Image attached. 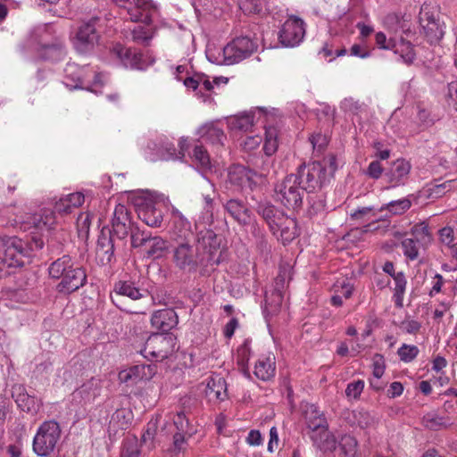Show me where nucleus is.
<instances>
[{"mask_svg":"<svg viewBox=\"0 0 457 457\" xmlns=\"http://www.w3.org/2000/svg\"><path fill=\"white\" fill-rule=\"evenodd\" d=\"M113 252L112 231L110 228L104 227L102 228L97 239L96 259L102 265H107L112 261Z\"/></svg>","mask_w":457,"mask_h":457,"instance_id":"16","label":"nucleus"},{"mask_svg":"<svg viewBox=\"0 0 457 457\" xmlns=\"http://www.w3.org/2000/svg\"><path fill=\"white\" fill-rule=\"evenodd\" d=\"M420 32L430 45H436L443 38L444 22L436 6L423 4L419 13Z\"/></svg>","mask_w":457,"mask_h":457,"instance_id":"7","label":"nucleus"},{"mask_svg":"<svg viewBox=\"0 0 457 457\" xmlns=\"http://www.w3.org/2000/svg\"><path fill=\"white\" fill-rule=\"evenodd\" d=\"M240 10L245 14L260 13L266 0H236Z\"/></svg>","mask_w":457,"mask_h":457,"instance_id":"45","label":"nucleus"},{"mask_svg":"<svg viewBox=\"0 0 457 457\" xmlns=\"http://www.w3.org/2000/svg\"><path fill=\"white\" fill-rule=\"evenodd\" d=\"M251 356L250 341L245 340L237 350V363L241 370L249 377L248 361Z\"/></svg>","mask_w":457,"mask_h":457,"instance_id":"40","label":"nucleus"},{"mask_svg":"<svg viewBox=\"0 0 457 457\" xmlns=\"http://www.w3.org/2000/svg\"><path fill=\"white\" fill-rule=\"evenodd\" d=\"M223 207L229 216L242 227L250 225L253 220V212L240 199L231 198L223 204Z\"/></svg>","mask_w":457,"mask_h":457,"instance_id":"15","label":"nucleus"},{"mask_svg":"<svg viewBox=\"0 0 457 457\" xmlns=\"http://www.w3.org/2000/svg\"><path fill=\"white\" fill-rule=\"evenodd\" d=\"M116 423L121 429H126L132 422L133 413L129 409L116 410Z\"/></svg>","mask_w":457,"mask_h":457,"instance_id":"52","label":"nucleus"},{"mask_svg":"<svg viewBox=\"0 0 457 457\" xmlns=\"http://www.w3.org/2000/svg\"><path fill=\"white\" fill-rule=\"evenodd\" d=\"M422 423L424 426L432 430H438L442 428H446L449 424V419L444 416H440L436 412H428L422 418Z\"/></svg>","mask_w":457,"mask_h":457,"instance_id":"39","label":"nucleus"},{"mask_svg":"<svg viewBox=\"0 0 457 457\" xmlns=\"http://www.w3.org/2000/svg\"><path fill=\"white\" fill-rule=\"evenodd\" d=\"M102 74L88 72L76 63H67L64 69V84L71 88H86L97 93L103 85Z\"/></svg>","mask_w":457,"mask_h":457,"instance_id":"8","label":"nucleus"},{"mask_svg":"<svg viewBox=\"0 0 457 457\" xmlns=\"http://www.w3.org/2000/svg\"><path fill=\"white\" fill-rule=\"evenodd\" d=\"M32 219L34 226L38 229H50L55 223L54 212L49 209L41 210Z\"/></svg>","mask_w":457,"mask_h":457,"instance_id":"36","label":"nucleus"},{"mask_svg":"<svg viewBox=\"0 0 457 457\" xmlns=\"http://www.w3.org/2000/svg\"><path fill=\"white\" fill-rule=\"evenodd\" d=\"M257 50V44L248 37L234 38L224 46L223 63L231 65L250 57Z\"/></svg>","mask_w":457,"mask_h":457,"instance_id":"11","label":"nucleus"},{"mask_svg":"<svg viewBox=\"0 0 457 457\" xmlns=\"http://www.w3.org/2000/svg\"><path fill=\"white\" fill-rule=\"evenodd\" d=\"M335 292L340 295L341 296L348 299L352 296L353 287L347 282L346 280L337 281L334 285Z\"/></svg>","mask_w":457,"mask_h":457,"instance_id":"59","label":"nucleus"},{"mask_svg":"<svg viewBox=\"0 0 457 457\" xmlns=\"http://www.w3.org/2000/svg\"><path fill=\"white\" fill-rule=\"evenodd\" d=\"M276 370L275 357L272 353L262 355L254 365V375L257 378L267 381L274 377Z\"/></svg>","mask_w":457,"mask_h":457,"instance_id":"27","label":"nucleus"},{"mask_svg":"<svg viewBox=\"0 0 457 457\" xmlns=\"http://www.w3.org/2000/svg\"><path fill=\"white\" fill-rule=\"evenodd\" d=\"M148 238L149 236L145 232L139 231L137 228H134L130 233L131 246L137 248L145 245Z\"/></svg>","mask_w":457,"mask_h":457,"instance_id":"55","label":"nucleus"},{"mask_svg":"<svg viewBox=\"0 0 457 457\" xmlns=\"http://www.w3.org/2000/svg\"><path fill=\"white\" fill-rule=\"evenodd\" d=\"M278 232L284 245L291 242L298 235L296 221L285 215L278 222V228L272 231L275 235Z\"/></svg>","mask_w":457,"mask_h":457,"instance_id":"32","label":"nucleus"},{"mask_svg":"<svg viewBox=\"0 0 457 457\" xmlns=\"http://www.w3.org/2000/svg\"><path fill=\"white\" fill-rule=\"evenodd\" d=\"M305 35V23L297 16H289L282 25L278 34L279 42L287 47L299 45Z\"/></svg>","mask_w":457,"mask_h":457,"instance_id":"14","label":"nucleus"},{"mask_svg":"<svg viewBox=\"0 0 457 457\" xmlns=\"http://www.w3.org/2000/svg\"><path fill=\"white\" fill-rule=\"evenodd\" d=\"M120 194H128V199L134 205L138 218L149 227H160L163 220L162 202L151 193L135 192L124 189Z\"/></svg>","mask_w":457,"mask_h":457,"instance_id":"2","label":"nucleus"},{"mask_svg":"<svg viewBox=\"0 0 457 457\" xmlns=\"http://www.w3.org/2000/svg\"><path fill=\"white\" fill-rule=\"evenodd\" d=\"M412 234L416 237L415 239H419V242L423 241L424 243H428L431 240L429 228L424 223L415 225L412 228Z\"/></svg>","mask_w":457,"mask_h":457,"instance_id":"57","label":"nucleus"},{"mask_svg":"<svg viewBox=\"0 0 457 457\" xmlns=\"http://www.w3.org/2000/svg\"><path fill=\"white\" fill-rule=\"evenodd\" d=\"M178 322V315L173 309L156 311L151 318L153 328L162 331V334H168L167 332L175 328Z\"/></svg>","mask_w":457,"mask_h":457,"instance_id":"21","label":"nucleus"},{"mask_svg":"<svg viewBox=\"0 0 457 457\" xmlns=\"http://www.w3.org/2000/svg\"><path fill=\"white\" fill-rule=\"evenodd\" d=\"M395 280V297H396V303L402 305V300L405 293L406 278L403 272H396L393 278Z\"/></svg>","mask_w":457,"mask_h":457,"instance_id":"48","label":"nucleus"},{"mask_svg":"<svg viewBox=\"0 0 457 457\" xmlns=\"http://www.w3.org/2000/svg\"><path fill=\"white\" fill-rule=\"evenodd\" d=\"M12 397L15 401L18 408L26 412H31L36 410L35 397L27 393L25 386L21 384H15L12 387Z\"/></svg>","mask_w":457,"mask_h":457,"instance_id":"28","label":"nucleus"},{"mask_svg":"<svg viewBox=\"0 0 457 457\" xmlns=\"http://www.w3.org/2000/svg\"><path fill=\"white\" fill-rule=\"evenodd\" d=\"M411 164L403 159L395 161L386 171V177L391 187L404 185L410 175Z\"/></svg>","mask_w":457,"mask_h":457,"instance_id":"20","label":"nucleus"},{"mask_svg":"<svg viewBox=\"0 0 457 457\" xmlns=\"http://www.w3.org/2000/svg\"><path fill=\"white\" fill-rule=\"evenodd\" d=\"M311 144L314 150L321 152L327 145V138L320 133L314 134L310 137Z\"/></svg>","mask_w":457,"mask_h":457,"instance_id":"64","label":"nucleus"},{"mask_svg":"<svg viewBox=\"0 0 457 457\" xmlns=\"http://www.w3.org/2000/svg\"><path fill=\"white\" fill-rule=\"evenodd\" d=\"M254 115L252 112H245L234 118L232 125L234 128L242 130L248 131L253 126Z\"/></svg>","mask_w":457,"mask_h":457,"instance_id":"47","label":"nucleus"},{"mask_svg":"<svg viewBox=\"0 0 457 457\" xmlns=\"http://www.w3.org/2000/svg\"><path fill=\"white\" fill-rule=\"evenodd\" d=\"M383 167L378 161H373L369 164L366 174L374 179H378L383 173Z\"/></svg>","mask_w":457,"mask_h":457,"instance_id":"62","label":"nucleus"},{"mask_svg":"<svg viewBox=\"0 0 457 457\" xmlns=\"http://www.w3.org/2000/svg\"><path fill=\"white\" fill-rule=\"evenodd\" d=\"M12 402L10 398L4 395H0V423L3 424L7 415L11 412Z\"/></svg>","mask_w":457,"mask_h":457,"instance_id":"60","label":"nucleus"},{"mask_svg":"<svg viewBox=\"0 0 457 457\" xmlns=\"http://www.w3.org/2000/svg\"><path fill=\"white\" fill-rule=\"evenodd\" d=\"M310 436L313 444L323 452H333L337 448L336 436L328 431V428L311 433Z\"/></svg>","mask_w":457,"mask_h":457,"instance_id":"30","label":"nucleus"},{"mask_svg":"<svg viewBox=\"0 0 457 457\" xmlns=\"http://www.w3.org/2000/svg\"><path fill=\"white\" fill-rule=\"evenodd\" d=\"M439 237L441 242L451 248L454 239L453 229L450 227H445L439 230Z\"/></svg>","mask_w":457,"mask_h":457,"instance_id":"63","label":"nucleus"},{"mask_svg":"<svg viewBox=\"0 0 457 457\" xmlns=\"http://www.w3.org/2000/svg\"><path fill=\"white\" fill-rule=\"evenodd\" d=\"M200 138L211 144H222L225 135L223 129L214 122H208L200 127L197 130Z\"/></svg>","mask_w":457,"mask_h":457,"instance_id":"31","label":"nucleus"},{"mask_svg":"<svg viewBox=\"0 0 457 457\" xmlns=\"http://www.w3.org/2000/svg\"><path fill=\"white\" fill-rule=\"evenodd\" d=\"M24 47L34 49L41 58L52 62L63 60L67 53L61 40H52L51 34L46 27L32 29L28 36Z\"/></svg>","mask_w":457,"mask_h":457,"instance_id":"3","label":"nucleus"},{"mask_svg":"<svg viewBox=\"0 0 457 457\" xmlns=\"http://www.w3.org/2000/svg\"><path fill=\"white\" fill-rule=\"evenodd\" d=\"M411 206V203L407 198L392 201L380 208V211L387 210L395 215L403 214Z\"/></svg>","mask_w":457,"mask_h":457,"instance_id":"46","label":"nucleus"},{"mask_svg":"<svg viewBox=\"0 0 457 457\" xmlns=\"http://www.w3.org/2000/svg\"><path fill=\"white\" fill-rule=\"evenodd\" d=\"M255 209L257 213L267 222L271 231L278 228V222L285 216L282 211L267 201L259 202Z\"/></svg>","mask_w":457,"mask_h":457,"instance_id":"22","label":"nucleus"},{"mask_svg":"<svg viewBox=\"0 0 457 457\" xmlns=\"http://www.w3.org/2000/svg\"><path fill=\"white\" fill-rule=\"evenodd\" d=\"M278 149V129L275 127L265 128L263 150L266 155H272Z\"/></svg>","mask_w":457,"mask_h":457,"instance_id":"42","label":"nucleus"},{"mask_svg":"<svg viewBox=\"0 0 457 457\" xmlns=\"http://www.w3.org/2000/svg\"><path fill=\"white\" fill-rule=\"evenodd\" d=\"M364 388V382L362 380H357L351 382L347 385L345 389V395L347 397L357 399Z\"/></svg>","mask_w":457,"mask_h":457,"instance_id":"58","label":"nucleus"},{"mask_svg":"<svg viewBox=\"0 0 457 457\" xmlns=\"http://www.w3.org/2000/svg\"><path fill=\"white\" fill-rule=\"evenodd\" d=\"M396 39L395 37L387 38L384 32H378L375 35V42L379 49L392 50Z\"/></svg>","mask_w":457,"mask_h":457,"instance_id":"54","label":"nucleus"},{"mask_svg":"<svg viewBox=\"0 0 457 457\" xmlns=\"http://www.w3.org/2000/svg\"><path fill=\"white\" fill-rule=\"evenodd\" d=\"M134 375V380H149L157 372L155 364H137L131 367Z\"/></svg>","mask_w":457,"mask_h":457,"instance_id":"41","label":"nucleus"},{"mask_svg":"<svg viewBox=\"0 0 457 457\" xmlns=\"http://www.w3.org/2000/svg\"><path fill=\"white\" fill-rule=\"evenodd\" d=\"M303 414L306 425L311 430V433H317L322 428H328V423L324 413L314 404L306 405Z\"/></svg>","mask_w":457,"mask_h":457,"instance_id":"24","label":"nucleus"},{"mask_svg":"<svg viewBox=\"0 0 457 457\" xmlns=\"http://www.w3.org/2000/svg\"><path fill=\"white\" fill-rule=\"evenodd\" d=\"M87 281L85 270L79 265L74 264L70 274L61 280L56 286L57 291L62 294H71L83 287Z\"/></svg>","mask_w":457,"mask_h":457,"instance_id":"18","label":"nucleus"},{"mask_svg":"<svg viewBox=\"0 0 457 457\" xmlns=\"http://www.w3.org/2000/svg\"><path fill=\"white\" fill-rule=\"evenodd\" d=\"M419 348L414 345L403 344L397 350L400 360L404 362L412 361L419 354Z\"/></svg>","mask_w":457,"mask_h":457,"instance_id":"50","label":"nucleus"},{"mask_svg":"<svg viewBox=\"0 0 457 457\" xmlns=\"http://www.w3.org/2000/svg\"><path fill=\"white\" fill-rule=\"evenodd\" d=\"M193 159L202 171L211 170L212 164L208 152L202 145H195L193 150Z\"/></svg>","mask_w":457,"mask_h":457,"instance_id":"38","label":"nucleus"},{"mask_svg":"<svg viewBox=\"0 0 457 457\" xmlns=\"http://www.w3.org/2000/svg\"><path fill=\"white\" fill-rule=\"evenodd\" d=\"M117 293L120 295L128 296L132 300H137L142 297L139 289L135 287L131 282L127 281L120 282Z\"/></svg>","mask_w":457,"mask_h":457,"instance_id":"51","label":"nucleus"},{"mask_svg":"<svg viewBox=\"0 0 457 457\" xmlns=\"http://www.w3.org/2000/svg\"><path fill=\"white\" fill-rule=\"evenodd\" d=\"M385 27L392 33L403 32L408 34L410 30L409 20L397 13H389L384 19Z\"/></svg>","mask_w":457,"mask_h":457,"instance_id":"34","label":"nucleus"},{"mask_svg":"<svg viewBox=\"0 0 457 457\" xmlns=\"http://www.w3.org/2000/svg\"><path fill=\"white\" fill-rule=\"evenodd\" d=\"M340 453L344 457H357V441L350 435H344L339 442Z\"/></svg>","mask_w":457,"mask_h":457,"instance_id":"43","label":"nucleus"},{"mask_svg":"<svg viewBox=\"0 0 457 457\" xmlns=\"http://www.w3.org/2000/svg\"><path fill=\"white\" fill-rule=\"evenodd\" d=\"M257 172L240 164H235L228 168V182L238 188L252 187L255 184L254 177Z\"/></svg>","mask_w":457,"mask_h":457,"instance_id":"17","label":"nucleus"},{"mask_svg":"<svg viewBox=\"0 0 457 457\" xmlns=\"http://www.w3.org/2000/svg\"><path fill=\"white\" fill-rule=\"evenodd\" d=\"M145 245L147 246V250L145 253L146 256L148 258L154 259L161 258L163 255L164 252L168 249L167 241L162 238L161 237H151L149 236L147 244Z\"/></svg>","mask_w":457,"mask_h":457,"instance_id":"35","label":"nucleus"},{"mask_svg":"<svg viewBox=\"0 0 457 457\" xmlns=\"http://www.w3.org/2000/svg\"><path fill=\"white\" fill-rule=\"evenodd\" d=\"M174 426L177 432L187 433L188 436H192L195 433L194 429L190 427L188 419L186 417L184 411H179L173 419Z\"/></svg>","mask_w":457,"mask_h":457,"instance_id":"49","label":"nucleus"},{"mask_svg":"<svg viewBox=\"0 0 457 457\" xmlns=\"http://www.w3.org/2000/svg\"><path fill=\"white\" fill-rule=\"evenodd\" d=\"M456 182L457 180L452 179L441 184L428 185L426 188L427 196L432 199L442 197L446 192L455 187Z\"/></svg>","mask_w":457,"mask_h":457,"instance_id":"37","label":"nucleus"},{"mask_svg":"<svg viewBox=\"0 0 457 457\" xmlns=\"http://www.w3.org/2000/svg\"><path fill=\"white\" fill-rule=\"evenodd\" d=\"M392 51L395 54H398L402 61L407 65L412 64L416 59V53L414 51L413 45L402 37L395 41Z\"/></svg>","mask_w":457,"mask_h":457,"instance_id":"33","label":"nucleus"},{"mask_svg":"<svg viewBox=\"0 0 457 457\" xmlns=\"http://www.w3.org/2000/svg\"><path fill=\"white\" fill-rule=\"evenodd\" d=\"M176 347V337L171 334H153L145 341L141 354L151 361H161L171 355Z\"/></svg>","mask_w":457,"mask_h":457,"instance_id":"9","label":"nucleus"},{"mask_svg":"<svg viewBox=\"0 0 457 457\" xmlns=\"http://www.w3.org/2000/svg\"><path fill=\"white\" fill-rule=\"evenodd\" d=\"M62 436L60 424L54 420L44 421L37 428L32 442V450L39 457L50 456L57 448Z\"/></svg>","mask_w":457,"mask_h":457,"instance_id":"5","label":"nucleus"},{"mask_svg":"<svg viewBox=\"0 0 457 457\" xmlns=\"http://www.w3.org/2000/svg\"><path fill=\"white\" fill-rule=\"evenodd\" d=\"M130 212L123 204L116 205V237L125 238L133 230Z\"/></svg>","mask_w":457,"mask_h":457,"instance_id":"26","label":"nucleus"},{"mask_svg":"<svg viewBox=\"0 0 457 457\" xmlns=\"http://www.w3.org/2000/svg\"><path fill=\"white\" fill-rule=\"evenodd\" d=\"M85 202V195L81 192H75L60 197L54 203V212L61 215L70 214Z\"/></svg>","mask_w":457,"mask_h":457,"instance_id":"23","label":"nucleus"},{"mask_svg":"<svg viewBox=\"0 0 457 457\" xmlns=\"http://www.w3.org/2000/svg\"><path fill=\"white\" fill-rule=\"evenodd\" d=\"M179 224L183 227V234H179L180 240L171 250V262L175 268L186 273H194L199 267L218 265L221 261L220 238L211 229L201 230L197 233L195 240L193 237L191 224L182 217Z\"/></svg>","mask_w":457,"mask_h":457,"instance_id":"1","label":"nucleus"},{"mask_svg":"<svg viewBox=\"0 0 457 457\" xmlns=\"http://www.w3.org/2000/svg\"><path fill=\"white\" fill-rule=\"evenodd\" d=\"M122 11L127 12V19L129 21L149 24L157 13L158 8L151 0H134L128 5H120V15H122Z\"/></svg>","mask_w":457,"mask_h":457,"instance_id":"13","label":"nucleus"},{"mask_svg":"<svg viewBox=\"0 0 457 457\" xmlns=\"http://www.w3.org/2000/svg\"><path fill=\"white\" fill-rule=\"evenodd\" d=\"M91 224V215L87 212L80 213L77 219V228L79 236H87Z\"/></svg>","mask_w":457,"mask_h":457,"instance_id":"56","label":"nucleus"},{"mask_svg":"<svg viewBox=\"0 0 457 457\" xmlns=\"http://www.w3.org/2000/svg\"><path fill=\"white\" fill-rule=\"evenodd\" d=\"M116 57L124 68L144 70L152 62H146L138 50L118 46H116Z\"/></svg>","mask_w":457,"mask_h":457,"instance_id":"19","label":"nucleus"},{"mask_svg":"<svg viewBox=\"0 0 457 457\" xmlns=\"http://www.w3.org/2000/svg\"><path fill=\"white\" fill-rule=\"evenodd\" d=\"M131 34L134 42L143 44L145 46H148L149 41L152 38L150 32L142 26L135 27L132 29Z\"/></svg>","mask_w":457,"mask_h":457,"instance_id":"53","label":"nucleus"},{"mask_svg":"<svg viewBox=\"0 0 457 457\" xmlns=\"http://www.w3.org/2000/svg\"><path fill=\"white\" fill-rule=\"evenodd\" d=\"M304 195L305 191L295 174L286 176L283 179L278 181L274 187L276 201L287 209H301Z\"/></svg>","mask_w":457,"mask_h":457,"instance_id":"6","label":"nucleus"},{"mask_svg":"<svg viewBox=\"0 0 457 457\" xmlns=\"http://www.w3.org/2000/svg\"><path fill=\"white\" fill-rule=\"evenodd\" d=\"M205 395L210 402H222L227 396V384L221 377H212L207 379Z\"/></svg>","mask_w":457,"mask_h":457,"instance_id":"25","label":"nucleus"},{"mask_svg":"<svg viewBox=\"0 0 457 457\" xmlns=\"http://www.w3.org/2000/svg\"><path fill=\"white\" fill-rule=\"evenodd\" d=\"M100 19L97 17L91 18L89 21L83 22L76 32L73 45L76 50L80 54H87L95 48L99 40V34L96 30V24Z\"/></svg>","mask_w":457,"mask_h":457,"instance_id":"12","label":"nucleus"},{"mask_svg":"<svg viewBox=\"0 0 457 457\" xmlns=\"http://www.w3.org/2000/svg\"><path fill=\"white\" fill-rule=\"evenodd\" d=\"M31 247L17 237L0 236V260L7 267H22L30 262Z\"/></svg>","mask_w":457,"mask_h":457,"instance_id":"4","label":"nucleus"},{"mask_svg":"<svg viewBox=\"0 0 457 457\" xmlns=\"http://www.w3.org/2000/svg\"><path fill=\"white\" fill-rule=\"evenodd\" d=\"M295 176L305 193L320 189L328 181L326 168L320 162L303 163Z\"/></svg>","mask_w":457,"mask_h":457,"instance_id":"10","label":"nucleus"},{"mask_svg":"<svg viewBox=\"0 0 457 457\" xmlns=\"http://www.w3.org/2000/svg\"><path fill=\"white\" fill-rule=\"evenodd\" d=\"M401 246L404 256L410 261L417 260L420 254L419 239L405 238L402 241Z\"/></svg>","mask_w":457,"mask_h":457,"instance_id":"44","label":"nucleus"},{"mask_svg":"<svg viewBox=\"0 0 457 457\" xmlns=\"http://www.w3.org/2000/svg\"><path fill=\"white\" fill-rule=\"evenodd\" d=\"M139 452L137 445L136 439H132L130 442L126 443L122 449L120 457H138Z\"/></svg>","mask_w":457,"mask_h":457,"instance_id":"61","label":"nucleus"},{"mask_svg":"<svg viewBox=\"0 0 457 457\" xmlns=\"http://www.w3.org/2000/svg\"><path fill=\"white\" fill-rule=\"evenodd\" d=\"M74 264L70 255H62L50 264L48 268L49 276L54 279L64 280V278L70 274V270H71Z\"/></svg>","mask_w":457,"mask_h":457,"instance_id":"29","label":"nucleus"}]
</instances>
